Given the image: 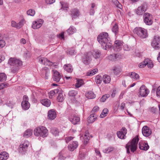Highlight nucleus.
<instances>
[{"label": "nucleus", "instance_id": "f257e3e1", "mask_svg": "<svg viewBox=\"0 0 160 160\" xmlns=\"http://www.w3.org/2000/svg\"><path fill=\"white\" fill-rule=\"evenodd\" d=\"M97 40L103 49L107 50L112 46L111 41L108 34L106 32L100 33L97 37Z\"/></svg>", "mask_w": 160, "mask_h": 160}, {"label": "nucleus", "instance_id": "f03ea898", "mask_svg": "<svg viewBox=\"0 0 160 160\" xmlns=\"http://www.w3.org/2000/svg\"><path fill=\"white\" fill-rule=\"evenodd\" d=\"M8 62L12 66L11 71L13 73L17 72L20 67L22 65V62L16 58H10Z\"/></svg>", "mask_w": 160, "mask_h": 160}, {"label": "nucleus", "instance_id": "7ed1b4c3", "mask_svg": "<svg viewBox=\"0 0 160 160\" xmlns=\"http://www.w3.org/2000/svg\"><path fill=\"white\" fill-rule=\"evenodd\" d=\"M139 140L138 137L137 136L126 144L125 147L128 153H130V150L132 152H134L137 150Z\"/></svg>", "mask_w": 160, "mask_h": 160}, {"label": "nucleus", "instance_id": "20e7f679", "mask_svg": "<svg viewBox=\"0 0 160 160\" xmlns=\"http://www.w3.org/2000/svg\"><path fill=\"white\" fill-rule=\"evenodd\" d=\"M48 133V131L47 128L43 126L37 127L34 130V134L36 136L45 138L47 136Z\"/></svg>", "mask_w": 160, "mask_h": 160}, {"label": "nucleus", "instance_id": "39448f33", "mask_svg": "<svg viewBox=\"0 0 160 160\" xmlns=\"http://www.w3.org/2000/svg\"><path fill=\"white\" fill-rule=\"evenodd\" d=\"M133 32L138 37L142 39L146 38L148 36L147 30L141 27L135 28Z\"/></svg>", "mask_w": 160, "mask_h": 160}, {"label": "nucleus", "instance_id": "423d86ee", "mask_svg": "<svg viewBox=\"0 0 160 160\" xmlns=\"http://www.w3.org/2000/svg\"><path fill=\"white\" fill-rule=\"evenodd\" d=\"M151 45L155 49L160 48V37L158 35H155L151 43Z\"/></svg>", "mask_w": 160, "mask_h": 160}, {"label": "nucleus", "instance_id": "0eeeda50", "mask_svg": "<svg viewBox=\"0 0 160 160\" xmlns=\"http://www.w3.org/2000/svg\"><path fill=\"white\" fill-rule=\"evenodd\" d=\"M147 4L146 2H143L141 6L135 10V12L137 15H142L147 10Z\"/></svg>", "mask_w": 160, "mask_h": 160}, {"label": "nucleus", "instance_id": "6e6552de", "mask_svg": "<svg viewBox=\"0 0 160 160\" xmlns=\"http://www.w3.org/2000/svg\"><path fill=\"white\" fill-rule=\"evenodd\" d=\"M143 21L145 24L148 25H151L153 23L152 17L150 13L146 12L143 16Z\"/></svg>", "mask_w": 160, "mask_h": 160}, {"label": "nucleus", "instance_id": "1a4fd4ad", "mask_svg": "<svg viewBox=\"0 0 160 160\" xmlns=\"http://www.w3.org/2000/svg\"><path fill=\"white\" fill-rule=\"evenodd\" d=\"M29 145V142L28 141H25L22 142L19 146V152L22 154H24L28 150V147Z\"/></svg>", "mask_w": 160, "mask_h": 160}, {"label": "nucleus", "instance_id": "9d476101", "mask_svg": "<svg viewBox=\"0 0 160 160\" xmlns=\"http://www.w3.org/2000/svg\"><path fill=\"white\" fill-rule=\"evenodd\" d=\"M21 106L23 109L24 110H27L30 108V104L28 102V98L27 96H24L23 100L21 103Z\"/></svg>", "mask_w": 160, "mask_h": 160}, {"label": "nucleus", "instance_id": "9b49d317", "mask_svg": "<svg viewBox=\"0 0 160 160\" xmlns=\"http://www.w3.org/2000/svg\"><path fill=\"white\" fill-rule=\"evenodd\" d=\"M149 92V91L144 85H142L140 88L139 95L142 97H146Z\"/></svg>", "mask_w": 160, "mask_h": 160}, {"label": "nucleus", "instance_id": "f8f14e48", "mask_svg": "<svg viewBox=\"0 0 160 160\" xmlns=\"http://www.w3.org/2000/svg\"><path fill=\"white\" fill-rule=\"evenodd\" d=\"M43 22V20L42 19H38L34 21L32 23V28L34 29H37L40 28L42 26Z\"/></svg>", "mask_w": 160, "mask_h": 160}, {"label": "nucleus", "instance_id": "ddd939ff", "mask_svg": "<svg viewBox=\"0 0 160 160\" xmlns=\"http://www.w3.org/2000/svg\"><path fill=\"white\" fill-rule=\"evenodd\" d=\"M127 133V129L125 127H123L120 131L117 132V134L119 138L124 139L126 137V134Z\"/></svg>", "mask_w": 160, "mask_h": 160}, {"label": "nucleus", "instance_id": "4468645a", "mask_svg": "<svg viewBox=\"0 0 160 160\" xmlns=\"http://www.w3.org/2000/svg\"><path fill=\"white\" fill-rule=\"evenodd\" d=\"M69 119L73 125L78 124L80 121L79 117L75 114L70 116L69 118Z\"/></svg>", "mask_w": 160, "mask_h": 160}, {"label": "nucleus", "instance_id": "2eb2a0df", "mask_svg": "<svg viewBox=\"0 0 160 160\" xmlns=\"http://www.w3.org/2000/svg\"><path fill=\"white\" fill-rule=\"evenodd\" d=\"M151 129L147 126H144L142 129V134L145 137H148L151 135L152 133Z\"/></svg>", "mask_w": 160, "mask_h": 160}, {"label": "nucleus", "instance_id": "dca6fc26", "mask_svg": "<svg viewBox=\"0 0 160 160\" xmlns=\"http://www.w3.org/2000/svg\"><path fill=\"white\" fill-rule=\"evenodd\" d=\"M139 148L140 150L147 151L149 148V146L147 142L140 141L139 142Z\"/></svg>", "mask_w": 160, "mask_h": 160}, {"label": "nucleus", "instance_id": "f3484780", "mask_svg": "<svg viewBox=\"0 0 160 160\" xmlns=\"http://www.w3.org/2000/svg\"><path fill=\"white\" fill-rule=\"evenodd\" d=\"M70 12V15L72 20L77 18L80 15V12L79 10L76 8L72 9Z\"/></svg>", "mask_w": 160, "mask_h": 160}, {"label": "nucleus", "instance_id": "a211bd4d", "mask_svg": "<svg viewBox=\"0 0 160 160\" xmlns=\"http://www.w3.org/2000/svg\"><path fill=\"white\" fill-rule=\"evenodd\" d=\"M53 72L52 79L53 80L56 82H58L61 78V77L60 74L56 70H53Z\"/></svg>", "mask_w": 160, "mask_h": 160}, {"label": "nucleus", "instance_id": "6ab92c4d", "mask_svg": "<svg viewBox=\"0 0 160 160\" xmlns=\"http://www.w3.org/2000/svg\"><path fill=\"white\" fill-rule=\"evenodd\" d=\"M78 146V142L76 141L71 142L68 146V149L70 151H73L77 148Z\"/></svg>", "mask_w": 160, "mask_h": 160}, {"label": "nucleus", "instance_id": "aec40b11", "mask_svg": "<svg viewBox=\"0 0 160 160\" xmlns=\"http://www.w3.org/2000/svg\"><path fill=\"white\" fill-rule=\"evenodd\" d=\"M111 70L113 72L115 75H117L121 73L122 69L120 66L117 65L113 67Z\"/></svg>", "mask_w": 160, "mask_h": 160}, {"label": "nucleus", "instance_id": "412c9836", "mask_svg": "<svg viewBox=\"0 0 160 160\" xmlns=\"http://www.w3.org/2000/svg\"><path fill=\"white\" fill-rule=\"evenodd\" d=\"M57 114L55 110L52 109L48 112V118L51 120L54 119L56 117Z\"/></svg>", "mask_w": 160, "mask_h": 160}, {"label": "nucleus", "instance_id": "4be33fe9", "mask_svg": "<svg viewBox=\"0 0 160 160\" xmlns=\"http://www.w3.org/2000/svg\"><path fill=\"white\" fill-rule=\"evenodd\" d=\"M40 62L42 64L46 66H50L52 65L51 62L45 58H42L39 59Z\"/></svg>", "mask_w": 160, "mask_h": 160}, {"label": "nucleus", "instance_id": "5701e85b", "mask_svg": "<svg viewBox=\"0 0 160 160\" xmlns=\"http://www.w3.org/2000/svg\"><path fill=\"white\" fill-rule=\"evenodd\" d=\"M123 45V42L119 40H116L114 42L113 48L115 49H117L120 50ZM117 51L118 50H117Z\"/></svg>", "mask_w": 160, "mask_h": 160}, {"label": "nucleus", "instance_id": "b1692460", "mask_svg": "<svg viewBox=\"0 0 160 160\" xmlns=\"http://www.w3.org/2000/svg\"><path fill=\"white\" fill-rule=\"evenodd\" d=\"M91 61V58L87 54H85L82 58V62L84 64L88 65Z\"/></svg>", "mask_w": 160, "mask_h": 160}, {"label": "nucleus", "instance_id": "393cba45", "mask_svg": "<svg viewBox=\"0 0 160 160\" xmlns=\"http://www.w3.org/2000/svg\"><path fill=\"white\" fill-rule=\"evenodd\" d=\"M60 4L62 6L60 10L67 12L69 8V3L66 2L61 1Z\"/></svg>", "mask_w": 160, "mask_h": 160}, {"label": "nucleus", "instance_id": "a878e982", "mask_svg": "<svg viewBox=\"0 0 160 160\" xmlns=\"http://www.w3.org/2000/svg\"><path fill=\"white\" fill-rule=\"evenodd\" d=\"M40 102L42 105L47 107H49L51 104L50 100L48 99H41L40 100Z\"/></svg>", "mask_w": 160, "mask_h": 160}, {"label": "nucleus", "instance_id": "bb28decb", "mask_svg": "<svg viewBox=\"0 0 160 160\" xmlns=\"http://www.w3.org/2000/svg\"><path fill=\"white\" fill-rule=\"evenodd\" d=\"M8 157L9 154L6 152H2L0 153V160H6Z\"/></svg>", "mask_w": 160, "mask_h": 160}, {"label": "nucleus", "instance_id": "cd10ccee", "mask_svg": "<svg viewBox=\"0 0 160 160\" xmlns=\"http://www.w3.org/2000/svg\"><path fill=\"white\" fill-rule=\"evenodd\" d=\"M64 69L69 73H71L72 72L73 68L72 65L70 64H67L63 66Z\"/></svg>", "mask_w": 160, "mask_h": 160}, {"label": "nucleus", "instance_id": "c85d7f7f", "mask_svg": "<svg viewBox=\"0 0 160 160\" xmlns=\"http://www.w3.org/2000/svg\"><path fill=\"white\" fill-rule=\"evenodd\" d=\"M97 115L95 114L91 113L88 117V121L89 123H92L95 121Z\"/></svg>", "mask_w": 160, "mask_h": 160}, {"label": "nucleus", "instance_id": "c756f323", "mask_svg": "<svg viewBox=\"0 0 160 160\" xmlns=\"http://www.w3.org/2000/svg\"><path fill=\"white\" fill-rule=\"evenodd\" d=\"M102 79L103 82L106 84L109 83L111 80L110 77L106 74L103 76Z\"/></svg>", "mask_w": 160, "mask_h": 160}, {"label": "nucleus", "instance_id": "7c9ffc66", "mask_svg": "<svg viewBox=\"0 0 160 160\" xmlns=\"http://www.w3.org/2000/svg\"><path fill=\"white\" fill-rule=\"evenodd\" d=\"M32 130L30 129L27 130L24 132L23 136L25 138H28L32 134Z\"/></svg>", "mask_w": 160, "mask_h": 160}, {"label": "nucleus", "instance_id": "2f4dec72", "mask_svg": "<svg viewBox=\"0 0 160 160\" xmlns=\"http://www.w3.org/2000/svg\"><path fill=\"white\" fill-rule=\"evenodd\" d=\"M92 54L93 57L96 59H98L100 57L101 52L98 50H94L92 52Z\"/></svg>", "mask_w": 160, "mask_h": 160}, {"label": "nucleus", "instance_id": "473e14b6", "mask_svg": "<svg viewBox=\"0 0 160 160\" xmlns=\"http://www.w3.org/2000/svg\"><path fill=\"white\" fill-rule=\"evenodd\" d=\"M88 131H86L85 134L84 135V141H83V144L85 145L87 144L88 142L89 138L88 136Z\"/></svg>", "mask_w": 160, "mask_h": 160}, {"label": "nucleus", "instance_id": "72a5a7b5", "mask_svg": "<svg viewBox=\"0 0 160 160\" xmlns=\"http://www.w3.org/2000/svg\"><path fill=\"white\" fill-rule=\"evenodd\" d=\"M66 52L68 54L71 55H74L76 53L75 49L73 48H67Z\"/></svg>", "mask_w": 160, "mask_h": 160}, {"label": "nucleus", "instance_id": "f704fd0d", "mask_svg": "<svg viewBox=\"0 0 160 160\" xmlns=\"http://www.w3.org/2000/svg\"><path fill=\"white\" fill-rule=\"evenodd\" d=\"M50 132L55 136H58L59 132L58 129L56 128H51Z\"/></svg>", "mask_w": 160, "mask_h": 160}, {"label": "nucleus", "instance_id": "c9c22d12", "mask_svg": "<svg viewBox=\"0 0 160 160\" xmlns=\"http://www.w3.org/2000/svg\"><path fill=\"white\" fill-rule=\"evenodd\" d=\"M76 28L73 26H70V28L67 30V33L69 35L73 34L76 32Z\"/></svg>", "mask_w": 160, "mask_h": 160}, {"label": "nucleus", "instance_id": "e433bc0d", "mask_svg": "<svg viewBox=\"0 0 160 160\" xmlns=\"http://www.w3.org/2000/svg\"><path fill=\"white\" fill-rule=\"evenodd\" d=\"M84 84V82L83 80L82 79H77V82L75 84L76 88H79Z\"/></svg>", "mask_w": 160, "mask_h": 160}, {"label": "nucleus", "instance_id": "4c0bfd02", "mask_svg": "<svg viewBox=\"0 0 160 160\" xmlns=\"http://www.w3.org/2000/svg\"><path fill=\"white\" fill-rule=\"evenodd\" d=\"M112 31L114 33L115 35L118 34V25L116 23L115 24L112 26Z\"/></svg>", "mask_w": 160, "mask_h": 160}, {"label": "nucleus", "instance_id": "58836bf2", "mask_svg": "<svg viewBox=\"0 0 160 160\" xmlns=\"http://www.w3.org/2000/svg\"><path fill=\"white\" fill-rule=\"evenodd\" d=\"M86 97L88 99H93L95 98V95L93 92L90 91L88 92L86 94Z\"/></svg>", "mask_w": 160, "mask_h": 160}, {"label": "nucleus", "instance_id": "ea45409f", "mask_svg": "<svg viewBox=\"0 0 160 160\" xmlns=\"http://www.w3.org/2000/svg\"><path fill=\"white\" fill-rule=\"evenodd\" d=\"M108 112V110L107 108H104L100 115V117L103 118L106 117Z\"/></svg>", "mask_w": 160, "mask_h": 160}, {"label": "nucleus", "instance_id": "a19ab883", "mask_svg": "<svg viewBox=\"0 0 160 160\" xmlns=\"http://www.w3.org/2000/svg\"><path fill=\"white\" fill-rule=\"evenodd\" d=\"M98 69L96 68L92 70L88 71L87 73V75L88 76H92L98 72Z\"/></svg>", "mask_w": 160, "mask_h": 160}, {"label": "nucleus", "instance_id": "79ce46f5", "mask_svg": "<svg viewBox=\"0 0 160 160\" xmlns=\"http://www.w3.org/2000/svg\"><path fill=\"white\" fill-rule=\"evenodd\" d=\"M6 79V75L4 73H0V82H4Z\"/></svg>", "mask_w": 160, "mask_h": 160}, {"label": "nucleus", "instance_id": "37998d69", "mask_svg": "<svg viewBox=\"0 0 160 160\" xmlns=\"http://www.w3.org/2000/svg\"><path fill=\"white\" fill-rule=\"evenodd\" d=\"M118 58L116 54H111L108 56V58L109 60L112 61H114Z\"/></svg>", "mask_w": 160, "mask_h": 160}, {"label": "nucleus", "instance_id": "c03bdc74", "mask_svg": "<svg viewBox=\"0 0 160 160\" xmlns=\"http://www.w3.org/2000/svg\"><path fill=\"white\" fill-rule=\"evenodd\" d=\"M109 97L110 95L109 94H105L102 96L100 98V101L101 102H104Z\"/></svg>", "mask_w": 160, "mask_h": 160}, {"label": "nucleus", "instance_id": "a18cd8bd", "mask_svg": "<svg viewBox=\"0 0 160 160\" xmlns=\"http://www.w3.org/2000/svg\"><path fill=\"white\" fill-rule=\"evenodd\" d=\"M102 77L101 76L98 75L95 77V82L97 84H101L102 82Z\"/></svg>", "mask_w": 160, "mask_h": 160}, {"label": "nucleus", "instance_id": "49530a36", "mask_svg": "<svg viewBox=\"0 0 160 160\" xmlns=\"http://www.w3.org/2000/svg\"><path fill=\"white\" fill-rule=\"evenodd\" d=\"M131 77L132 78L137 80L139 79V75L135 72H132L131 73Z\"/></svg>", "mask_w": 160, "mask_h": 160}, {"label": "nucleus", "instance_id": "de8ad7c7", "mask_svg": "<svg viewBox=\"0 0 160 160\" xmlns=\"http://www.w3.org/2000/svg\"><path fill=\"white\" fill-rule=\"evenodd\" d=\"M27 13L28 15L33 16L35 13V10L32 9H30L27 11Z\"/></svg>", "mask_w": 160, "mask_h": 160}, {"label": "nucleus", "instance_id": "09e8293b", "mask_svg": "<svg viewBox=\"0 0 160 160\" xmlns=\"http://www.w3.org/2000/svg\"><path fill=\"white\" fill-rule=\"evenodd\" d=\"M77 92L75 90L70 91L68 93V95L70 97H75L77 94Z\"/></svg>", "mask_w": 160, "mask_h": 160}, {"label": "nucleus", "instance_id": "8fccbe9b", "mask_svg": "<svg viewBox=\"0 0 160 160\" xmlns=\"http://www.w3.org/2000/svg\"><path fill=\"white\" fill-rule=\"evenodd\" d=\"M57 101L59 102H62L64 100V98L62 93H59L57 98Z\"/></svg>", "mask_w": 160, "mask_h": 160}, {"label": "nucleus", "instance_id": "3c124183", "mask_svg": "<svg viewBox=\"0 0 160 160\" xmlns=\"http://www.w3.org/2000/svg\"><path fill=\"white\" fill-rule=\"evenodd\" d=\"M24 22L25 21L24 20H21L19 23H17L16 28H21L23 25Z\"/></svg>", "mask_w": 160, "mask_h": 160}, {"label": "nucleus", "instance_id": "603ef678", "mask_svg": "<svg viewBox=\"0 0 160 160\" xmlns=\"http://www.w3.org/2000/svg\"><path fill=\"white\" fill-rule=\"evenodd\" d=\"M147 60L145 59L144 61L138 65V66L140 68H143L145 67L147 64Z\"/></svg>", "mask_w": 160, "mask_h": 160}, {"label": "nucleus", "instance_id": "864d4df0", "mask_svg": "<svg viewBox=\"0 0 160 160\" xmlns=\"http://www.w3.org/2000/svg\"><path fill=\"white\" fill-rule=\"evenodd\" d=\"M114 148L112 147H110L105 148L104 150V152L106 153H109L114 149Z\"/></svg>", "mask_w": 160, "mask_h": 160}, {"label": "nucleus", "instance_id": "5fc2aeb1", "mask_svg": "<svg viewBox=\"0 0 160 160\" xmlns=\"http://www.w3.org/2000/svg\"><path fill=\"white\" fill-rule=\"evenodd\" d=\"M145 59L148 60H147V64L146 65H147L148 68H152L153 65L152 61L148 58Z\"/></svg>", "mask_w": 160, "mask_h": 160}, {"label": "nucleus", "instance_id": "6e6d98bb", "mask_svg": "<svg viewBox=\"0 0 160 160\" xmlns=\"http://www.w3.org/2000/svg\"><path fill=\"white\" fill-rule=\"evenodd\" d=\"M99 110V107L97 106H95L91 112V113L95 114V113L98 112Z\"/></svg>", "mask_w": 160, "mask_h": 160}, {"label": "nucleus", "instance_id": "4d7b16f0", "mask_svg": "<svg viewBox=\"0 0 160 160\" xmlns=\"http://www.w3.org/2000/svg\"><path fill=\"white\" fill-rule=\"evenodd\" d=\"M6 45L5 41L3 40H0V48L4 47Z\"/></svg>", "mask_w": 160, "mask_h": 160}, {"label": "nucleus", "instance_id": "13d9d810", "mask_svg": "<svg viewBox=\"0 0 160 160\" xmlns=\"http://www.w3.org/2000/svg\"><path fill=\"white\" fill-rule=\"evenodd\" d=\"M73 137L72 136L67 137L65 138V141L67 143H68L69 142L72 140Z\"/></svg>", "mask_w": 160, "mask_h": 160}, {"label": "nucleus", "instance_id": "bf43d9fd", "mask_svg": "<svg viewBox=\"0 0 160 160\" xmlns=\"http://www.w3.org/2000/svg\"><path fill=\"white\" fill-rule=\"evenodd\" d=\"M55 94L53 90H52L48 93V96L49 98H52L53 96Z\"/></svg>", "mask_w": 160, "mask_h": 160}, {"label": "nucleus", "instance_id": "052dcab7", "mask_svg": "<svg viewBox=\"0 0 160 160\" xmlns=\"http://www.w3.org/2000/svg\"><path fill=\"white\" fill-rule=\"evenodd\" d=\"M156 93L157 96L160 98V86L157 88Z\"/></svg>", "mask_w": 160, "mask_h": 160}, {"label": "nucleus", "instance_id": "680f3d73", "mask_svg": "<svg viewBox=\"0 0 160 160\" xmlns=\"http://www.w3.org/2000/svg\"><path fill=\"white\" fill-rule=\"evenodd\" d=\"M58 158L61 160H64L66 158L62 155V153L61 152L59 153Z\"/></svg>", "mask_w": 160, "mask_h": 160}, {"label": "nucleus", "instance_id": "e2e57ef3", "mask_svg": "<svg viewBox=\"0 0 160 160\" xmlns=\"http://www.w3.org/2000/svg\"><path fill=\"white\" fill-rule=\"evenodd\" d=\"M55 0H46V3L48 4H52L55 2Z\"/></svg>", "mask_w": 160, "mask_h": 160}, {"label": "nucleus", "instance_id": "0e129e2a", "mask_svg": "<svg viewBox=\"0 0 160 160\" xmlns=\"http://www.w3.org/2000/svg\"><path fill=\"white\" fill-rule=\"evenodd\" d=\"M89 13L91 15H93L95 13V11L94 9L91 8L90 10Z\"/></svg>", "mask_w": 160, "mask_h": 160}, {"label": "nucleus", "instance_id": "69168bd1", "mask_svg": "<svg viewBox=\"0 0 160 160\" xmlns=\"http://www.w3.org/2000/svg\"><path fill=\"white\" fill-rule=\"evenodd\" d=\"M11 26L12 27L16 28L17 23L14 21H12L11 22Z\"/></svg>", "mask_w": 160, "mask_h": 160}, {"label": "nucleus", "instance_id": "338daca9", "mask_svg": "<svg viewBox=\"0 0 160 160\" xmlns=\"http://www.w3.org/2000/svg\"><path fill=\"white\" fill-rule=\"evenodd\" d=\"M123 49L125 51H129V48L127 45H125L123 46Z\"/></svg>", "mask_w": 160, "mask_h": 160}, {"label": "nucleus", "instance_id": "774afa93", "mask_svg": "<svg viewBox=\"0 0 160 160\" xmlns=\"http://www.w3.org/2000/svg\"><path fill=\"white\" fill-rule=\"evenodd\" d=\"M125 103H121V106H120V109L122 110H123V109H124V108H125Z\"/></svg>", "mask_w": 160, "mask_h": 160}]
</instances>
